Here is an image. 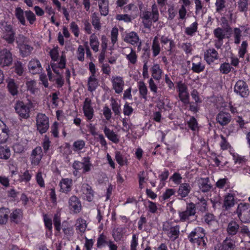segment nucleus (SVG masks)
I'll return each instance as SVG.
<instances>
[{"mask_svg":"<svg viewBox=\"0 0 250 250\" xmlns=\"http://www.w3.org/2000/svg\"><path fill=\"white\" fill-rule=\"evenodd\" d=\"M228 236L227 237H232L238 235L242 236H250V231L246 226H240L236 221L231 220L229 222L226 229Z\"/></svg>","mask_w":250,"mask_h":250,"instance_id":"f257e3e1","label":"nucleus"},{"mask_svg":"<svg viewBox=\"0 0 250 250\" xmlns=\"http://www.w3.org/2000/svg\"><path fill=\"white\" fill-rule=\"evenodd\" d=\"M205 229L200 227L195 228L188 236L189 241L192 244H197L198 246L206 248L208 239L206 237Z\"/></svg>","mask_w":250,"mask_h":250,"instance_id":"f03ea898","label":"nucleus"},{"mask_svg":"<svg viewBox=\"0 0 250 250\" xmlns=\"http://www.w3.org/2000/svg\"><path fill=\"white\" fill-rule=\"evenodd\" d=\"M237 214L238 219L243 223H250V204L240 203L238 205L234 212Z\"/></svg>","mask_w":250,"mask_h":250,"instance_id":"7ed1b4c3","label":"nucleus"},{"mask_svg":"<svg viewBox=\"0 0 250 250\" xmlns=\"http://www.w3.org/2000/svg\"><path fill=\"white\" fill-rule=\"evenodd\" d=\"M0 28L3 31V39L8 43H13L15 41V32L12 26L3 21L0 22Z\"/></svg>","mask_w":250,"mask_h":250,"instance_id":"20e7f679","label":"nucleus"},{"mask_svg":"<svg viewBox=\"0 0 250 250\" xmlns=\"http://www.w3.org/2000/svg\"><path fill=\"white\" fill-rule=\"evenodd\" d=\"M36 122L37 129L40 133L42 134L47 131L49 128V119L45 114L39 113Z\"/></svg>","mask_w":250,"mask_h":250,"instance_id":"39448f33","label":"nucleus"},{"mask_svg":"<svg viewBox=\"0 0 250 250\" xmlns=\"http://www.w3.org/2000/svg\"><path fill=\"white\" fill-rule=\"evenodd\" d=\"M196 210L195 205L194 203L187 204L186 210L179 212L180 221L182 222L188 221L189 217L195 214Z\"/></svg>","mask_w":250,"mask_h":250,"instance_id":"423d86ee","label":"nucleus"},{"mask_svg":"<svg viewBox=\"0 0 250 250\" xmlns=\"http://www.w3.org/2000/svg\"><path fill=\"white\" fill-rule=\"evenodd\" d=\"M159 14L157 6L155 4L152 6V12L144 11L141 15V19L144 21H151L155 22L159 20Z\"/></svg>","mask_w":250,"mask_h":250,"instance_id":"0eeeda50","label":"nucleus"},{"mask_svg":"<svg viewBox=\"0 0 250 250\" xmlns=\"http://www.w3.org/2000/svg\"><path fill=\"white\" fill-rule=\"evenodd\" d=\"M234 92L242 97H247L250 93L248 86L243 81L239 80L234 86Z\"/></svg>","mask_w":250,"mask_h":250,"instance_id":"6e6552de","label":"nucleus"},{"mask_svg":"<svg viewBox=\"0 0 250 250\" xmlns=\"http://www.w3.org/2000/svg\"><path fill=\"white\" fill-rule=\"evenodd\" d=\"M15 109L21 117L27 119L29 117V107L22 102H17L15 105Z\"/></svg>","mask_w":250,"mask_h":250,"instance_id":"1a4fd4ad","label":"nucleus"},{"mask_svg":"<svg viewBox=\"0 0 250 250\" xmlns=\"http://www.w3.org/2000/svg\"><path fill=\"white\" fill-rule=\"evenodd\" d=\"M91 100L86 98L84 102L83 111L87 121L91 122L94 117V109L91 105Z\"/></svg>","mask_w":250,"mask_h":250,"instance_id":"9d476101","label":"nucleus"},{"mask_svg":"<svg viewBox=\"0 0 250 250\" xmlns=\"http://www.w3.org/2000/svg\"><path fill=\"white\" fill-rule=\"evenodd\" d=\"M24 39L25 38L23 36H20L18 40L16 41L20 48V52L23 57L29 56L33 49V47L30 45L21 42L22 41L23 42Z\"/></svg>","mask_w":250,"mask_h":250,"instance_id":"9b49d317","label":"nucleus"},{"mask_svg":"<svg viewBox=\"0 0 250 250\" xmlns=\"http://www.w3.org/2000/svg\"><path fill=\"white\" fill-rule=\"evenodd\" d=\"M12 54L8 50L4 49L0 51V65L9 66L12 63Z\"/></svg>","mask_w":250,"mask_h":250,"instance_id":"f8f14e48","label":"nucleus"},{"mask_svg":"<svg viewBox=\"0 0 250 250\" xmlns=\"http://www.w3.org/2000/svg\"><path fill=\"white\" fill-rule=\"evenodd\" d=\"M81 191L82 192L83 197L88 202L92 201L94 198V192L92 187L88 184L84 183L82 185Z\"/></svg>","mask_w":250,"mask_h":250,"instance_id":"ddd939ff","label":"nucleus"},{"mask_svg":"<svg viewBox=\"0 0 250 250\" xmlns=\"http://www.w3.org/2000/svg\"><path fill=\"white\" fill-rule=\"evenodd\" d=\"M10 135V130L6 125L0 120V145L6 143Z\"/></svg>","mask_w":250,"mask_h":250,"instance_id":"4468645a","label":"nucleus"},{"mask_svg":"<svg viewBox=\"0 0 250 250\" xmlns=\"http://www.w3.org/2000/svg\"><path fill=\"white\" fill-rule=\"evenodd\" d=\"M219 58L218 53L214 48L207 50L204 53V59L210 64Z\"/></svg>","mask_w":250,"mask_h":250,"instance_id":"2eb2a0df","label":"nucleus"},{"mask_svg":"<svg viewBox=\"0 0 250 250\" xmlns=\"http://www.w3.org/2000/svg\"><path fill=\"white\" fill-rule=\"evenodd\" d=\"M42 157V151L41 147L38 146L32 151L31 155V163L35 165H38Z\"/></svg>","mask_w":250,"mask_h":250,"instance_id":"dca6fc26","label":"nucleus"},{"mask_svg":"<svg viewBox=\"0 0 250 250\" xmlns=\"http://www.w3.org/2000/svg\"><path fill=\"white\" fill-rule=\"evenodd\" d=\"M231 116L229 113L220 112L216 116V121L221 125L224 126L228 124L231 121Z\"/></svg>","mask_w":250,"mask_h":250,"instance_id":"f3484780","label":"nucleus"},{"mask_svg":"<svg viewBox=\"0 0 250 250\" xmlns=\"http://www.w3.org/2000/svg\"><path fill=\"white\" fill-rule=\"evenodd\" d=\"M234 196L232 194L228 193L224 197L222 207L225 210H229L235 205Z\"/></svg>","mask_w":250,"mask_h":250,"instance_id":"a211bd4d","label":"nucleus"},{"mask_svg":"<svg viewBox=\"0 0 250 250\" xmlns=\"http://www.w3.org/2000/svg\"><path fill=\"white\" fill-rule=\"evenodd\" d=\"M113 88L115 92L120 94L122 92L123 86L124 85V82L122 78L120 77H113L112 80Z\"/></svg>","mask_w":250,"mask_h":250,"instance_id":"6ab92c4d","label":"nucleus"},{"mask_svg":"<svg viewBox=\"0 0 250 250\" xmlns=\"http://www.w3.org/2000/svg\"><path fill=\"white\" fill-rule=\"evenodd\" d=\"M28 68L30 72L33 74L40 73L42 70L41 63L37 59H33L29 62Z\"/></svg>","mask_w":250,"mask_h":250,"instance_id":"aec40b11","label":"nucleus"},{"mask_svg":"<svg viewBox=\"0 0 250 250\" xmlns=\"http://www.w3.org/2000/svg\"><path fill=\"white\" fill-rule=\"evenodd\" d=\"M163 230L167 231L168 236L173 241L176 239L180 234V226L178 225L171 227L169 229L164 227Z\"/></svg>","mask_w":250,"mask_h":250,"instance_id":"412c9836","label":"nucleus"},{"mask_svg":"<svg viewBox=\"0 0 250 250\" xmlns=\"http://www.w3.org/2000/svg\"><path fill=\"white\" fill-rule=\"evenodd\" d=\"M191 188L188 183H182L180 185L177 191L178 196L182 198L187 197L190 192Z\"/></svg>","mask_w":250,"mask_h":250,"instance_id":"4be33fe9","label":"nucleus"},{"mask_svg":"<svg viewBox=\"0 0 250 250\" xmlns=\"http://www.w3.org/2000/svg\"><path fill=\"white\" fill-rule=\"evenodd\" d=\"M198 186L200 190L204 193L208 192L212 188V186L209 183V179L208 177L201 178L199 180Z\"/></svg>","mask_w":250,"mask_h":250,"instance_id":"5701e85b","label":"nucleus"},{"mask_svg":"<svg viewBox=\"0 0 250 250\" xmlns=\"http://www.w3.org/2000/svg\"><path fill=\"white\" fill-rule=\"evenodd\" d=\"M23 213L21 209L17 208L14 210L10 215V220L11 222L18 224L22 218Z\"/></svg>","mask_w":250,"mask_h":250,"instance_id":"b1692460","label":"nucleus"},{"mask_svg":"<svg viewBox=\"0 0 250 250\" xmlns=\"http://www.w3.org/2000/svg\"><path fill=\"white\" fill-rule=\"evenodd\" d=\"M69 205L71 209L75 212H79L81 209V203L79 199L76 196H71L69 200Z\"/></svg>","mask_w":250,"mask_h":250,"instance_id":"393cba45","label":"nucleus"},{"mask_svg":"<svg viewBox=\"0 0 250 250\" xmlns=\"http://www.w3.org/2000/svg\"><path fill=\"white\" fill-rule=\"evenodd\" d=\"M72 181L71 179L66 178L62 179L60 183V190L64 193H68L71 189Z\"/></svg>","mask_w":250,"mask_h":250,"instance_id":"a878e982","label":"nucleus"},{"mask_svg":"<svg viewBox=\"0 0 250 250\" xmlns=\"http://www.w3.org/2000/svg\"><path fill=\"white\" fill-rule=\"evenodd\" d=\"M124 41L127 43L132 45H137L139 41V38L137 34L135 32H131L125 36Z\"/></svg>","mask_w":250,"mask_h":250,"instance_id":"bb28decb","label":"nucleus"},{"mask_svg":"<svg viewBox=\"0 0 250 250\" xmlns=\"http://www.w3.org/2000/svg\"><path fill=\"white\" fill-rule=\"evenodd\" d=\"M104 132L107 138L112 142L114 143H118L119 142L118 135L116 134L113 130H110L106 126L104 127Z\"/></svg>","mask_w":250,"mask_h":250,"instance_id":"cd10ccee","label":"nucleus"},{"mask_svg":"<svg viewBox=\"0 0 250 250\" xmlns=\"http://www.w3.org/2000/svg\"><path fill=\"white\" fill-rule=\"evenodd\" d=\"M108 0H99V7L101 15L106 16L109 12Z\"/></svg>","mask_w":250,"mask_h":250,"instance_id":"c85d7f7f","label":"nucleus"},{"mask_svg":"<svg viewBox=\"0 0 250 250\" xmlns=\"http://www.w3.org/2000/svg\"><path fill=\"white\" fill-rule=\"evenodd\" d=\"M76 229L79 231L78 233H83L87 227L86 221L82 218H79L77 220L75 224Z\"/></svg>","mask_w":250,"mask_h":250,"instance_id":"c756f323","label":"nucleus"},{"mask_svg":"<svg viewBox=\"0 0 250 250\" xmlns=\"http://www.w3.org/2000/svg\"><path fill=\"white\" fill-rule=\"evenodd\" d=\"M87 85L88 91L93 92L95 90L98 85V81L96 78L95 75H91L89 77Z\"/></svg>","mask_w":250,"mask_h":250,"instance_id":"7c9ffc66","label":"nucleus"},{"mask_svg":"<svg viewBox=\"0 0 250 250\" xmlns=\"http://www.w3.org/2000/svg\"><path fill=\"white\" fill-rule=\"evenodd\" d=\"M152 76L156 80L161 79L162 71L158 64H155L151 68Z\"/></svg>","mask_w":250,"mask_h":250,"instance_id":"2f4dec72","label":"nucleus"},{"mask_svg":"<svg viewBox=\"0 0 250 250\" xmlns=\"http://www.w3.org/2000/svg\"><path fill=\"white\" fill-rule=\"evenodd\" d=\"M126 49L128 50V52H129V54L126 55V58L130 63L135 64L137 59V56L135 51L132 48H126Z\"/></svg>","mask_w":250,"mask_h":250,"instance_id":"473e14b6","label":"nucleus"},{"mask_svg":"<svg viewBox=\"0 0 250 250\" xmlns=\"http://www.w3.org/2000/svg\"><path fill=\"white\" fill-rule=\"evenodd\" d=\"M125 229L123 227L114 229L113 230V236L116 241H119L121 240L125 233Z\"/></svg>","mask_w":250,"mask_h":250,"instance_id":"72a5a7b5","label":"nucleus"},{"mask_svg":"<svg viewBox=\"0 0 250 250\" xmlns=\"http://www.w3.org/2000/svg\"><path fill=\"white\" fill-rule=\"evenodd\" d=\"M9 209L7 208H0V224H5L8 220Z\"/></svg>","mask_w":250,"mask_h":250,"instance_id":"f704fd0d","label":"nucleus"},{"mask_svg":"<svg viewBox=\"0 0 250 250\" xmlns=\"http://www.w3.org/2000/svg\"><path fill=\"white\" fill-rule=\"evenodd\" d=\"M15 15L20 23L23 25L26 24V21L24 17V11L20 7H17L15 9Z\"/></svg>","mask_w":250,"mask_h":250,"instance_id":"c9c22d12","label":"nucleus"},{"mask_svg":"<svg viewBox=\"0 0 250 250\" xmlns=\"http://www.w3.org/2000/svg\"><path fill=\"white\" fill-rule=\"evenodd\" d=\"M138 88L140 96L144 99L146 100V95L147 94V88L143 81H140L138 83Z\"/></svg>","mask_w":250,"mask_h":250,"instance_id":"e433bc0d","label":"nucleus"},{"mask_svg":"<svg viewBox=\"0 0 250 250\" xmlns=\"http://www.w3.org/2000/svg\"><path fill=\"white\" fill-rule=\"evenodd\" d=\"M152 50L154 57L157 56L160 53L161 48L157 37H155L153 40Z\"/></svg>","mask_w":250,"mask_h":250,"instance_id":"4c0bfd02","label":"nucleus"},{"mask_svg":"<svg viewBox=\"0 0 250 250\" xmlns=\"http://www.w3.org/2000/svg\"><path fill=\"white\" fill-rule=\"evenodd\" d=\"M124 11L125 13H130V16L134 19L135 18L134 15H136V12L138 11V8L134 4L130 3L124 7Z\"/></svg>","mask_w":250,"mask_h":250,"instance_id":"58836bf2","label":"nucleus"},{"mask_svg":"<svg viewBox=\"0 0 250 250\" xmlns=\"http://www.w3.org/2000/svg\"><path fill=\"white\" fill-rule=\"evenodd\" d=\"M11 156V151L9 147L0 146V159L7 160Z\"/></svg>","mask_w":250,"mask_h":250,"instance_id":"ea45409f","label":"nucleus"},{"mask_svg":"<svg viewBox=\"0 0 250 250\" xmlns=\"http://www.w3.org/2000/svg\"><path fill=\"white\" fill-rule=\"evenodd\" d=\"M7 87L9 92L13 96H15L18 93L17 86L14 81L12 79H9L7 81Z\"/></svg>","mask_w":250,"mask_h":250,"instance_id":"a19ab883","label":"nucleus"},{"mask_svg":"<svg viewBox=\"0 0 250 250\" xmlns=\"http://www.w3.org/2000/svg\"><path fill=\"white\" fill-rule=\"evenodd\" d=\"M198 23L196 21L192 23L189 27H188L185 29V33L188 35L192 36L197 31Z\"/></svg>","mask_w":250,"mask_h":250,"instance_id":"79ce46f5","label":"nucleus"},{"mask_svg":"<svg viewBox=\"0 0 250 250\" xmlns=\"http://www.w3.org/2000/svg\"><path fill=\"white\" fill-rule=\"evenodd\" d=\"M91 22L93 26L95 29L100 30L101 25L100 22V18L98 16V14L94 13L92 14L91 16Z\"/></svg>","mask_w":250,"mask_h":250,"instance_id":"37998d69","label":"nucleus"},{"mask_svg":"<svg viewBox=\"0 0 250 250\" xmlns=\"http://www.w3.org/2000/svg\"><path fill=\"white\" fill-rule=\"evenodd\" d=\"M115 159L117 163L121 166H123L127 164V159L120 151H116L115 152Z\"/></svg>","mask_w":250,"mask_h":250,"instance_id":"c03bdc74","label":"nucleus"},{"mask_svg":"<svg viewBox=\"0 0 250 250\" xmlns=\"http://www.w3.org/2000/svg\"><path fill=\"white\" fill-rule=\"evenodd\" d=\"M90 44L93 51L95 52L98 51L99 42L97 38L94 35H92L90 36Z\"/></svg>","mask_w":250,"mask_h":250,"instance_id":"a18cd8bd","label":"nucleus"},{"mask_svg":"<svg viewBox=\"0 0 250 250\" xmlns=\"http://www.w3.org/2000/svg\"><path fill=\"white\" fill-rule=\"evenodd\" d=\"M213 33L214 36L217 38V40L219 42H223V40L225 38V34L224 33L223 30L222 28L220 27L216 28L214 30Z\"/></svg>","mask_w":250,"mask_h":250,"instance_id":"49530a36","label":"nucleus"},{"mask_svg":"<svg viewBox=\"0 0 250 250\" xmlns=\"http://www.w3.org/2000/svg\"><path fill=\"white\" fill-rule=\"evenodd\" d=\"M205 65L201 62L197 63L193 62L191 69L196 73H200L204 71Z\"/></svg>","mask_w":250,"mask_h":250,"instance_id":"de8ad7c7","label":"nucleus"},{"mask_svg":"<svg viewBox=\"0 0 250 250\" xmlns=\"http://www.w3.org/2000/svg\"><path fill=\"white\" fill-rule=\"evenodd\" d=\"M238 10L240 12H246L248 10V0H239L238 1Z\"/></svg>","mask_w":250,"mask_h":250,"instance_id":"09e8293b","label":"nucleus"},{"mask_svg":"<svg viewBox=\"0 0 250 250\" xmlns=\"http://www.w3.org/2000/svg\"><path fill=\"white\" fill-rule=\"evenodd\" d=\"M83 172L85 173L91 170L92 166L91 164L90 163V158L89 157H84L83 159Z\"/></svg>","mask_w":250,"mask_h":250,"instance_id":"8fccbe9b","label":"nucleus"},{"mask_svg":"<svg viewBox=\"0 0 250 250\" xmlns=\"http://www.w3.org/2000/svg\"><path fill=\"white\" fill-rule=\"evenodd\" d=\"M63 232L64 234V237L70 240L71 237L74 235V230L72 227L64 228L62 229Z\"/></svg>","mask_w":250,"mask_h":250,"instance_id":"3c124183","label":"nucleus"},{"mask_svg":"<svg viewBox=\"0 0 250 250\" xmlns=\"http://www.w3.org/2000/svg\"><path fill=\"white\" fill-rule=\"evenodd\" d=\"M231 69L230 64L228 62H224L221 64L220 67V71L224 74H228Z\"/></svg>","mask_w":250,"mask_h":250,"instance_id":"603ef678","label":"nucleus"},{"mask_svg":"<svg viewBox=\"0 0 250 250\" xmlns=\"http://www.w3.org/2000/svg\"><path fill=\"white\" fill-rule=\"evenodd\" d=\"M178 96L181 101L184 104H189V96L188 91L184 92L183 93H178Z\"/></svg>","mask_w":250,"mask_h":250,"instance_id":"864d4df0","label":"nucleus"},{"mask_svg":"<svg viewBox=\"0 0 250 250\" xmlns=\"http://www.w3.org/2000/svg\"><path fill=\"white\" fill-rule=\"evenodd\" d=\"M204 220L208 225H212L215 222V216L211 213L206 214L204 217Z\"/></svg>","mask_w":250,"mask_h":250,"instance_id":"5fc2aeb1","label":"nucleus"},{"mask_svg":"<svg viewBox=\"0 0 250 250\" xmlns=\"http://www.w3.org/2000/svg\"><path fill=\"white\" fill-rule=\"evenodd\" d=\"M198 202L197 204L200 207V210L201 211H205L207 209V202L204 197L198 198Z\"/></svg>","mask_w":250,"mask_h":250,"instance_id":"6e6d98bb","label":"nucleus"},{"mask_svg":"<svg viewBox=\"0 0 250 250\" xmlns=\"http://www.w3.org/2000/svg\"><path fill=\"white\" fill-rule=\"evenodd\" d=\"M111 107L115 115H118L120 114V106L117 101L113 98L111 99Z\"/></svg>","mask_w":250,"mask_h":250,"instance_id":"4d7b16f0","label":"nucleus"},{"mask_svg":"<svg viewBox=\"0 0 250 250\" xmlns=\"http://www.w3.org/2000/svg\"><path fill=\"white\" fill-rule=\"evenodd\" d=\"M85 146L84 141L80 140L75 142L73 144L74 150L78 151L82 149Z\"/></svg>","mask_w":250,"mask_h":250,"instance_id":"13d9d810","label":"nucleus"},{"mask_svg":"<svg viewBox=\"0 0 250 250\" xmlns=\"http://www.w3.org/2000/svg\"><path fill=\"white\" fill-rule=\"evenodd\" d=\"M77 59L81 62L84 61V49L82 45H79L77 51Z\"/></svg>","mask_w":250,"mask_h":250,"instance_id":"bf43d9fd","label":"nucleus"},{"mask_svg":"<svg viewBox=\"0 0 250 250\" xmlns=\"http://www.w3.org/2000/svg\"><path fill=\"white\" fill-rule=\"evenodd\" d=\"M167 12L168 14L167 19L169 20H172L174 18L177 14L176 11L174 9V6L173 5H169V8H168Z\"/></svg>","mask_w":250,"mask_h":250,"instance_id":"052dcab7","label":"nucleus"},{"mask_svg":"<svg viewBox=\"0 0 250 250\" xmlns=\"http://www.w3.org/2000/svg\"><path fill=\"white\" fill-rule=\"evenodd\" d=\"M118 35V29L116 27H114L112 29L111 32V42L114 44L117 41Z\"/></svg>","mask_w":250,"mask_h":250,"instance_id":"680f3d73","label":"nucleus"},{"mask_svg":"<svg viewBox=\"0 0 250 250\" xmlns=\"http://www.w3.org/2000/svg\"><path fill=\"white\" fill-rule=\"evenodd\" d=\"M25 16L29 21L30 24H33L36 20V16L35 14L31 11H26L25 12Z\"/></svg>","mask_w":250,"mask_h":250,"instance_id":"e2e57ef3","label":"nucleus"},{"mask_svg":"<svg viewBox=\"0 0 250 250\" xmlns=\"http://www.w3.org/2000/svg\"><path fill=\"white\" fill-rule=\"evenodd\" d=\"M234 42L236 44H239L240 42V37L241 36V31L239 28H235L234 29Z\"/></svg>","mask_w":250,"mask_h":250,"instance_id":"0e129e2a","label":"nucleus"},{"mask_svg":"<svg viewBox=\"0 0 250 250\" xmlns=\"http://www.w3.org/2000/svg\"><path fill=\"white\" fill-rule=\"evenodd\" d=\"M248 43L247 42L244 41L241 44V47L239 51V55L241 58H243L246 53Z\"/></svg>","mask_w":250,"mask_h":250,"instance_id":"69168bd1","label":"nucleus"},{"mask_svg":"<svg viewBox=\"0 0 250 250\" xmlns=\"http://www.w3.org/2000/svg\"><path fill=\"white\" fill-rule=\"evenodd\" d=\"M15 70L16 73L19 75H21L23 72L22 63L19 61H17L15 63Z\"/></svg>","mask_w":250,"mask_h":250,"instance_id":"338daca9","label":"nucleus"},{"mask_svg":"<svg viewBox=\"0 0 250 250\" xmlns=\"http://www.w3.org/2000/svg\"><path fill=\"white\" fill-rule=\"evenodd\" d=\"M189 127L192 130H195L198 128V124L195 118L192 117L188 122Z\"/></svg>","mask_w":250,"mask_h":250,"instance_id":"774afa93","label":"nucleus"}]
</instances>
